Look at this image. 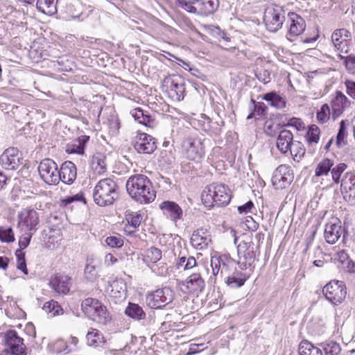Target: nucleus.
<instances>
[{
  "instance_id": "nucleus-1",
  "label": "nucleus",
  "mask_w": 355,
  "mask_h": 355,
  "mask_svg": "<svg viewBox=\"0 0 355 355\" xmlns=\"http://www.w3.org/2000/svg\"><path fill=\"white\" fill-rule=\"evenodd\" d=\"M126 189L130 196L141 204L150 203L156 197L150 180L143 174L130 176L126 182Z\"/></svg>"
},
{
  "instance_id": "nucleus-2",
  "label": "nucleus",
  "mask_w": 355,
  "mask_h": 355,
  "mask_svg": "<svg viewBox=\"0 0 355 355\" xmlns=\"http://www.w3.org/2000/svg\"><path fill=\"white\" fill-rule=\"evenodd\" d=\"M201 200L209 208L225 206L231 200L230 190L224 184L212 183L205 188Z\"/></svg>"
},
{
  "instance_id": "nucleus-3",
  "label": "nucleus",
  "mask_w": 355,
  "mask_h": 355,
  "mask_svg": "<svg viewBox=\"0 0 355 355\" xmlns=\"http://www.w3.org/2000/svg\"><path fill=\"white\" fill-rule=\"evenodd\" d=\"M118 197L119 187L112 178L99 180L93 190L94 201L101 207L112 205Z\"/></svg>"
},
{
  "instance_id": "nucleus-4",
  "label": "nucleus",
  "mask_w": 355,
  "mask_h": 355,
  "mask_svg": "<svg viewBox=\"0 0 355 355\" xmlns=\"http://www.w3.org/2000/svg\"><path fill=\"white\" fill-rule=\"evenodd\" d=\"M239 260L237 264L241 270L250 268L260 254L259 246L255 244L252 238L241 241L237 245Z\"/></svg>"
},
{
  "instance_id": "nucleus-5",
  "label": "nucleus",
  "mask_w": 355,
  "mask_h": 355,
  "mask_svg": "<svg viewBox=\"0 0 355 355\" xmlns=\"http://www.w3.org/2000/svg\"><path fill=\"white\" fill-rule=\"evenodd\" d=\"M162 89L173 101H180L185 96V81L180 75L166 76L162 81Z\"/></svg>"
},
{
  "instance_id": "nucleus-6",
  "label": "nucleus",
  "mask_w": 355,
  "mask_h": 355,
  "mask_svg": "<svg viewBox=\"0 0 355 355\" xmlns=\"http://www.w3.org/2000/svg\"><path fill=\"white\" fill-rule=\"evenodd\" d=\"M286 10L280 6H269L265 10L263 21L268 31L277 32L286 19Z\"/></svg>"
},
{
  "instance_id": "nucleus-7",
  "label": "nucleus",
  "mask_w": 355,
  "mask_h": 355,
  "mask_svg": "<svg viewBox=\"0 0 355 355\" xmlns=\"http://www.w3.org/2000/svg\"><path fill=\"white\" fill-rule=\"evenodd\" d=\"M322 293L329 302L337 305L345 299L346 287L342 281L331 280L323 287Z\"/></svg>"
},
{
  "instance_id": "nucleus-8",
  "label": "nucleus",
  "mask_w": 355,
  "mask_h": 355,
  "mask_svg": "<svg viewBox=\"0 0 355 355\" xmlns=\"http://www.w3.org/2000/svg\"><path fill=\"white\" fill-rule=\"evenodd\" d=\"M173 299V291L169 287H164L148 294L146 302L151 309H162L172 302Z\"/></svg>"
},
{
  "instance_id": "nucleus-9",
  "label": "nucleus",
  "mask_w": 355,
  "mask_h": 355,
  "mask_svg": "<svg viewBox=\"0 0 355 355\" xmlns=\"http://www.w3.org/2000/svg\"><path fill=\"white\" fill-rule=\"evenodd\" d=\"M41 178L49 184L56 185L60 182L57 164L51 159L42 160L38 166Z\"/></svg>"
},
{
  "instance_id": "nucleus-10",
  "label": "nucleus",
  "mask_w": 355,
  "mask_h": 355,
  "mask_svg": "<svg viewBox=\"0 0 355 355\" xmlns=\"http://www.w3.org/2000/svg\"><path fill=\"white\" fill-rule=\"evenodd\" d=\"M182 149L186 157L190 160H198L205 154L201 139L188 137L182 143Z\"/></svg>"
},
{
  "instance_id": "nucleus-11",
  "label": "nucleus",
  "mask_w": 355,
  "mask_h": 355,
  "mask_svg": "<svg viewBox=\"0 0 355 355\" xmlns=\"http://www.w3.org/2000/svg\"><path fill=\"white\" fill-rule=\"evenodd\" d=\"M193 4L184 3L185 10L201 16H208L217 10L219 1L218 0H196Z\"/></svg>"
},
{
  "instance_id": "nucleus-12",
  "label": "nucleus",
  "mask_w": 355,
  "mask_h": 355,
  "mask_svg": "<svg viewBox=\"0 0 355 355\" xmlns=\"http://www.w3.org/2000/svg\"><path fill=\"white\" fill-rule=\"evenodd\" d=\"M0 164L6 170H17L22 164L21 153L17 148H8L0 156Z\"/></svg>"
},
{
  "instance_id": "nucleus-13",
  "label": "nucleus",
  "mask_w": 355,
  "mask_h": 355,
  "mask_svg": "<svg viewBox=\"0 0 355 355\" xmlns=\"http://www.w3.org/2000/svg\"><path fill=\"white\" fill-rule=\"evenodd\" d=\"M132 146L139 153L151 154L157 148V141L151 135L139 132L132 141Z\"/></svg>"
},
{
  "instance_id": "nucleus-14",
  "label": "nucleus",
  "mask_w": 355,
  "mask_h": 355,
  "mask_svg": "<svg viewBox=\"0 0 355 355\" xmlns=\"http://www.w3.org/2000/svg\"><path fill=\"white\" fill-rule=\"evenodd\" d=\"M293 176L291 167L286 164L279 166L274 171L271 181L276 189H282L293 181Z\"/></svg>"
},
{
  "instance_id": "nucleus-15",
  "label": "nucleus",
  "mask_w": 355,
  "mask_h": 355,
  "mask_svg": "<svg viewBox=\"0 0 355 355\" xmlns=\"http://www.w3.org/2000/svg\"><path fill=\"white\" fill-rule=\"evenodd\" d=\"M1 338L10 351L19 355L26 354L24 340L17 335L15 331L10 330L6 334H0Z\"/></svg>"
},
{
  "instance_id": "nucleus-16",
  "label": "nucleus",
  "mask_w": 355,
  "mask_h": 355,
  "mask_svg": "<svg viewBox=\"0 0 355 355\" xmlns=\"http://www.w3.org/2000/svg\"><path fill=\"white\" fill-rule=\"evenodd\" d=\"M340 190L346 200H355V175L346 173L340 181Z\"/></svg>"
},
{
  "instance_id": "nucleus-17",
  "label": "nucleus",
  "mask_w": 355,
  "mask_h": 355,
  "mask_svg": "<svg viewBox=\"0 0 355 355\" xmlns=\"http://www.w3.org/2000/svg\"><path fill=\"white\" fill-rule=\"evenodd\" d=\"M288 23L290 24L288 35L290 37H297L301 35L306 28L304 19L299 15L288 12Z\"/></svg>"
},
{
  "instance_id": "nucleus-18",
  "label": "nucleus",
  "mask_w": 355,
  "mask_h": 355,
  "mask_svg": "<svg viewBox=\"0 0 355 355\" xmlns=\"http://www.w3.org/2000/svg\"><path fill=\"white\" fill-rule=\"evenodd\" d=\"M211 243V237L208 231L201 228L194 231L191 237L192 246L198 250H204L208 248Z\"/></svg>"
},
{
  "instance_id": "nucleus-19",
  "label": "nucleus",
  "mask_w": 355,
  "mask_h": 355,
  "mask_svg": "<svg viewBox=\"0 0 355 355\" xmlns=\"http://www.w3.org/2000/svg\"><path fill=\"white\" fill-rule=\"evenodd\" d=\"M71 278L62 274H56L52 277L49 282L50 287L59 294L65 295L70 290Z\"/></svg>"
},
{
  "instance_id": "nucleus-20",
  "label": "nucleus",
  "mask_w": 355,
  "mask_h": 355,
  "mask_svg": "<svg viewBox=\"0 0 355 355\" xmlns=\"http://www.w3.org/2000/svg\"><path fill=\"white\" fill-rule=\"evenodd\" d=\"M342 233L340 221L338 218L334 219L333 221L326 224L324 235L328 243L334 244L336 243Z\"/></svg>"
},
{
  "instance_id": "nucleus-21",
  "label": "nucleus",
  "mask_w": 355,
  "mask_h": 355,
  "mask_svg": "<svg viewBox=\"0 0 355 355\" xmlns=\"http://www.w3.org/2000/svg\"><path fill=\"white\" fill-rule=\"evenodd\" d=\"M77 176L76 165L71 161H66L58 171L60 181L67 184H71Z\"/></svg>"
},
{
  "instance_id": "nucleus-22",
  "label": "nucleus",
  "mask_w": 355,
  "mask_h": 355,
  "mask_svg": "<svg viewBox=\"0 0 355 355\" xmlns=\"http://www.w3.org/2000/svg\"><path fill=\"white\" fill-rule=\"evenodd\" d=\"M31 239V234L20 238L19 241V249H17L15 251V256L17 260V268L26 275L28 274V270L25 259V252H23V250L28 247L30 243Z\"/></svg>"
},
{
  "instance_id": "nucleus-23",
  "label": "nucleus",
  "mask_w": 355,
  "mask_h": 355,
  "mask_svg": "<svg viewBox=\"0 0 355 355\" xmlns=\"http://www.w3.org/2000/svg\"><path fill=\"white\" fill-rule=\"evenodd\" d=\"M350 105V101L341 92H337L336 96L331 101L332 116L334 119L339 116L344 110Z\"/></svg>"
},
{
  "instance_id": "nucleus-24",
  "label": "nucleus",
  "mask_w": 355,
  "mask_h": 355,
  "mask_svg": "<svg viewBox=\"0 0 355 355\" xmlns=\"http://www.w3.org/2000/svg\"><path fill=\"white\" fill-rule=\"evenodd\" d=\"M164 214L168 216L173 221L180 219L182 216L181 207L175 202L166 200L159 205Z\"/></svg>"
},
{
  "instance_id": "nucleus-25",
  "label": "nucleus",
  "mask_w": 355,
  "mask_h": 355,
  "mask_svg": "<svg viewBox=\"0 0 355 355\" xmlns=\"http://www.w3.org/2000/svg\"><path fill=\"white\" fill-rule=\"evenodd\" d=\"M293 141V133L290 130H282L279 132L276 146L282 153L286 154L291 150V145H292Z\"/></svg>"
},
{
  "instance_id": "nucleus-26",
  "label": "nucleus",
  "mask_w": 355,
  "mask_h": 355,
  "mask_svg": "<svg viewBox=\"0 0 355 355\" xmlns=\"http://www.w3.org/2000/svg\"><path fill=\"white\" fill-rule=\"evenodd\" d=\"M38 220V214L34 209H25L19 215V224L25 225L28 230H33Z\"/></svg>"
},
{
  "instance_id": "nucleus-27",
  "label": "nucleus",
  "mask_w": 355,
  "mask_h": 355,
  "mask_svg": "<svg viewBox=\"0 0 355 355\" xmlns=\"http://www.w3.org/2000/svg\"><path fill=\"white\" fill-rule=\"evenodd\" d=\"M184 284L186 285L188 291L190 293H198L201 292L205 287V282L198 273L191 275Z\"/></svg>"
},
{
  "instance_id": "nucleus-28",
  "label": "nucleus",
  "mask_w": 355,
  "mask_h": 355,
  "mask_svg": "<svg viewBox=\"0 0 355 355\" xmlns=\"http://www.w3.org/2000/svg\"><path fill=\"white\" fill-rule=\"evenodd\" d=\"M88 318L102 324H107L111 320V317L106 306L101 302L96 306L94 313L90 315Z\"/></svg>"
},
{
  "instance_id": "nucleus-29",
  "label": "nucleus",
  "mask_w": 355,
  "mask_h": 355,
  "mask_svg": "<svg viewBox=\"0 0 355 355\" xmlns=\"http://www.w3.org/2000/svg\"><path fill=\"white\" fill-rule=\"evenodd\" d=\"M248 278V277L245 273L235 270L226 276L225 283L230 288H237L241 287Z\"/></svg>"
},
{
  "instance_id": "nucleus-30",
  "label": "nucleus",
  "mask_w": 355,
  "mask_h": 355,
  "mask_svg": "<svg viewBox=\"0 0 355 355\" xmlns=\"http://www.w3.org/2000/svg\"><path fill=\"white\" fill-rule=\"evenodd\" d=\"M91 167L98 175H103L107 171L106 156L101 153H95L91 160Z\"/></svg>"
},
{
  "instance_id": "nucleus-31",
  "label": "nucleus",
  "mask_w": 355,
  "mask_h": 355,
  "mask_svg": "<svg viewBox=\"0 0 355 355\" xmlns=\"http://www.w3.org/2000/svg\"><path fill=\"white\" fill-rule=\"evenodd\" d=\"M125 219L128 224L125 226V231L129 234L137 232L143 219L141 214L138 212H131L125 215Z\"/></svg>"
},
{
  "instance_id": "nucleus-32",
  "label": "nucleus",
  "mask_w": 355,
  "mask_h": 355,
  "mask_svg": "<svg viewBox=\"0 0 355 355\" xmlns=\"http://www.w3.org/2000/svg\"><path fill=\"white\" fill-rule=\"evenodd\" d=\"M131 114L135 121L148 127H153L155 119L148 112L144 111L141 108H136L131 111Z\"/></svg>"
},
{
  "instance_id": "nucleus-33",
  "label": "nucleus",
  "mask_w": 355,
  "mask_h": 355,
  "mask_svg": "<svg viewBox=\"0 0 355 355\" xmlns=\"http://www.w3.org/2000/svg\"><path fill=\"white\" fill-rule=\"evenodd\" d=\"M86 340L87 344L93 347L101 346L105 342L103 334L100 331L92 328L87 332Z\"/></svg>"
},
{
  "instance_id": "nucleus-34",
  "label": "nucleus",
  "mask_w": 355,
  "mask_h": 355,
  "mask_svg": "<svg viewBox=\"0 0 355 355\" xmlns=\"http://www.w3.org/2000/svg\"><path fill=\"white\" fill-rule=\"evenodd\" d=\"M58 0H37L36 6L39 11L49 15L57 12Z\"/></svg>"
},
{
  "instance_id": "nucleus-35",
  "label": "nucleus",
  "mask_w": 355,
  "mask_h": 355,
  "mask_svg": "<svg viewBox=\"0 0 355 355\" xmlns=\"http://www.w3.org/2000/svg\"><path fill=\"white\" fill-rule=\"evenodd\" d=\"M262 99L270 103L271 106L275 107L277 109H282L286 107V100L275 92L265 94L263 96Z\"/></svg>"
},
{
  "instance_id": "nucleus-36",
  "label": "nucleus",
  "mask_w": 355,
  "mask_h": 355,
  "mask_svg": "<svg viewBox=\"0 0 355 355\" xmlns=\"http://www.w3.org/2000/svg\"><path fill=\"white\" fill-rule=\"evenodd\" d=\"M220 263H221V271L220 275L222 276H227V275L235 271L236 269V261L232 259L229 254L220 255Z\"/></svg>"
},
{
  "instance_id": "nucleus-37",
  "label": "nucleus",
  "mask_w": 355,
  "mask_h": 355,
  "mask_svg": "<svg viewBox=\"0 0 355 355\" xmlns=\"http://www.w3.org/2000/svg\"><path fill=\"white\" fill-rule=\"evenodd\" d=\"M298 354L299 355H322L321 349L315 347L307 340H303L300 343Z\"/></svg>"
},
{
  "instance_id": "nucleus-38",
  "label": "nucleus",
  "mask_w": 355,
  "mask_h": 355,
  "mask_svg": "<svg viewBox=\"0 0 355 355\" xmlns=\"http://www.w3.org/2000/svg\"><path fill=\"white\" fill-rule=\"evenodd\" d=\"M347 121L342 120L340 122L338 131L336 135V146L338 148H342L347 144L348 132L346 126Z\"/></svg>"
},
{
  "instance_id": "nucleus-39",
  "label": "nucleus",
  "mask_w": 355,
  "mask_h": 355,
  "mask_svg": "<svg viewBox=\"0 0 355 355\" xmlns=\"http://www.w3.org/2000/svg\"><path fill=\"white\" fill-rule=\"evenodd\" d=\"M125 313L135 320H140L145 318V313L142 308L137 304L129 303L128 306L125 310Z\"/></svg>"
},
{
  "instance_id": "nucleus-40",
  "label": "nucleus",
  "mask_w": 355,
  "mask_h": 355,
  "mask_svg": "<svg viewBox=\"0 0 355 355\" xmlns=\"http://www.w3.org/2000/svg\"><path fill=\"white\" fill-rule=\"evenodd\" d=\"M162 258V251L157 248L151 247L145 251L144 261L146 263H155Z\"/></svg>"
},
{
  "instance_id": "nucleus-41",
  "label": "nucleus",
  "mask_w": 355,
  "mask_h": 355,
  "mask_svg": "<svg viewBox=\"0 0 355 355\" xmlns=\"http://www.w3.org/2000/svg\"><path fill=\"white\" fill-rule=\"evenodd\" d=\"M334 166V161L326 158L322 159L316 166L315 170V175L320 177L328 175L331 168Z\"/></svg>"
},
{
  "instance_id": "nucleus-42",
  "label": "nucleus",
  "mask_w": 355,
  "mask_h": 355,
  "mask_svg": "<svg viewBox=\"0 0 355 355\" xmlns=\"http://www.w3.org/2000/svg\"><path fill=\"white\" fill-rule=\"evenodd\" d=\"M100 301L95 298L88 297L85 299L82 304L81 308L83 313L87 315V318L90 315L94 313L96 306L99 304Z\"/></svg>"
},
{
  "instance_id": "nucleus-43",
  "label": "nucleus",
  "mask_w": 355,
  "mask_h": 355,
  "mask_svg": "<svg viewBox=\"0 0 355 355\" xmlns=\"http://www.w3.org/2000/svg\"><path fill=\"white\" fill-rule=\"evenodd\" d=\"M320 130L316 125H311L306 135V139L309 144H317L320 139Z\"/></svg>"
},
{
  "instance_id": "nucleus-44",
  "label": "nucleus",
  "mask_w": 355,
  "mask_h": 355,
  "mask_svg": "<svg viewBox=\"0 0 355 355\" xmlns=\"http://www.w3.org/2000/svg\"><path fill=\"white\" fill-rule=\"evenodd\" d=\"M324 355H339L341 352L340 345L334 341H329L322 344Z\"/></svg>"
},
{
  "instance_id": "nucleus-45",
  "label": "nucleus",
  "mask_w": 355,
  "mask_h": 355,
  "mask_svg": "<svg viewBox=\"0 0 355 355\" xmlns=\"http://www.w3.org/2000/svg\"><path fill=\"white\" fill-rule=\"evenodd\" d=\"M43 309L48 313H52L53 316L63 313L60 305L53 300L46 302L43 306Z\"/></svg>"
},
{
  "instance_id": "nucleus-46",
  "label": "nucleus",
  "mask_w": 355,
  "mask_h": 355,
  "mask_svg": "<svg viewBox=\"0 0 355 355\" xmlns=\"http://www.w3.org/2000/svg\"><path fill=\"white\" fill-rule=\"evenodd\" d=\"M347 168V165L345 163H339L334 167L332 166L330 171L331 173L332 180L335 183L338 184L340 182L341 175Z\"/></svg>"
},
{
  "instance_id": "nucleus-47",
  "label": "nucleus",
  "mask_w": 355,
  "mask_h": 355,
  "mask_svg": "<svg viewBox=\"0 0 355 355\" xmlns=\"http://www.w3.org/2000/svg\"><path fill=\"white\" fill-rule=\"evenodd\" d=\"M351 37L350 32L345 28L337 29L334 31L331 35L332 42H341L343 40L347 41V39Z\"/></svg>"
},
{
  "instance_id": "nucleus-48",
  "label": "nucleus",
  "mask_w": 355,
  "mask_h": 355,
  "mask_svg": "<svg viewBox=\"0 0 355 355\" xmlns=\"http://www.w3.org/2000/svg\"><path fill=\"white\" fill-rule=\"evenodd\" d=\"M291 155L295 157H302L305 153V149L303 144L297 141H293L292 145H291V150H288Z\"/></svg>"
},
{
  "instance_id": "nucleus-49",
  "label": "nucleus",
  "mask_w": 355,
  "mask_h": 355,
  "mask_svg": "<svg viewBox=\"0 0 355 355\" xmlns=\"http://www.w3.org/2000/svg\"><path fill=\"white\" fill-rule=\"evenodd\" d=\"M105 243L110 248H119L123 245V239L121 235L116 234L107 237Z\"/></svg>"
},
{
  "instance_id": "nucleus-50",
  "label": "nucleus",
  "mask_w": 355,
  "mask_h": 355,
  "mask_svg": "<svg viewBox=\"0 0 355 355\" xmlns=\"http://www.w3.org/2000/svg\"><path fill=\"white\" fill-rule=\"evenodd\" d=\"M0 240L2 242L10 243L15 241V236L11 227L4 228L0 227Z\"/></svg>"
},
{
  "instance_id": "nucleus-51",
  "label": "nucleus",
  "mask_w": 355,
  "mask_h": 355,
  "mask_svg": "<svg viewBox=\"0 0 355 355\" xmlns=\"http://www.w3.org/2000/svg\"><path fill=\"white\" fill-rule=\"evenodd\" d=\"M330 108L327 104H324L317 113V119L321 123H326L330 116Z\"/></svg>"
},
{
  "instance_id": "nucleus-52",
  "label": "nucleus",
  "mask_w": 355,
  "mask_h": 355,
  "mask_svg": "<svg viewBox=\"0 0 355 355\" xmlns=\"http://www.w3.org/2000/svg\"><path fill=\"white\" fill-rule=\"evenodd\" d=\"M253 110V112L247 116V119H252L255 114L259 116L266 114L267 106L262 102H258Z\"/></svg>"
},
{
  "instance_id": "nucleus-53",
  "label": "nucleus",
  "mask_w": 355,
  "mask_h": 355,
  "mask_svg": "<svg viewBox=\"0 0 355 355\" xmlns=\"http://www.w3.org/2000/svg\"><path fill=\"white\" fill-rule=\"evenodd\" d=\"M341 60H344V63L347 71L351 73H355V55H349L348 56H343L339 55Z\"/></svg>"
},
{
  "instance_id": "nucleus-54",
  "label": "nucleus",
  "mask_w": 355,
  "mask_h": 355,
  "mask_svg": "<svg viewBox=\"0 0 355 355\" xmlns=\"http://www.w3.org/2000/svg\"><path fill=\"white\" fill-rule=\"evenodd\" d=\"M220 256H214L211 259V266L212 268V273L217 275L221 271Z\"/></svg>"
},
{
  "instance_id": "nucleus-55",
  "label": "nucleus",
  "mask_w": 355,
  "mask_h": 355,
  "mask_svg": "<svg viewBox=\"0 0 355 355\" xmlns=\"http://www.w3.org/2000/svg\"><path fill=\"white\" fill-rule=\"evenodd\" d=\"M286 127H294L297 130H301L304 128V124L302 121L299 118L293 117L289 119L286 124L283 125Z\"/></svg>"
},
{
  "instance_id": "nucleus-56",
  "label": "nucleus",
  "mask_w": 355,
  "mask_h": 355,
  "mask_svg": "<svg viewBox=\"0 0 355 355\" xmlns=\"http://www.w3.org/2000/svg\"><path fill=\"white\" fill-rule=\"evenodd\" d=\"M85 275L89 281H93L96 276V267L92 264H87L85 267Z\"/></svg>"
},
{
  "instance_id": "nucleus-57",
  "label": "nucleus",
  "mask_w": 355,
  "mask_h": 355,
  "mask_svg": "<svg viewBox=\"0 0 355 355\" xmlns=\"http://www.w3.org/2000/svg\"><path fill=\"white\" fill-rule=\"evenodd\" d=\"M256 77L260 82L263 83V84H267L270 82V73L266 69L261 70L257 72Z\"/></svg>"
},
{
  "instance_id": "nucleus-58",
  "label": "nucleus",
  "mask_w": 355,
  "mask_h": 355,
  "mask_svg": "<svg viewBox=\"0 0 355 355\" xmlns=\"http://www.w3.org/2000/svg\"><path fill=\"white\" fill-rule=\"evenodd\" d=\"M73 201L83 202L84 204H86V199L84 196L83 193H82V192H80L73 196L68 197L62 200L63 203L65 205L70 204L71 202H72Z\"/></svg>"
},
{
  "instance_id": "nucleus-59",
  "label": "nucleus",
  "mask_w": 355,
  "mask_h": 355,
  "mask_svg": "<svg viewBox=\"0 0 355 355\" xmlns=\"http://www.w3.org/2000/svg\"><path fill=\"white\" fill-rule=\"evenodd\" d=\"M243 223L248 230L251 231H256L259 227V223H257L252 216L245 217Z\"/></svg>"
},
{
  "instance_id": "nucleus-60",
  "label": "nucleus",
  "mask_w": 355,
  "mask_h": 355,
  "mask_svg": "<svg viewBox=\"0 0 355 355\" xmlns=\"http://www.w3.org/2000/svg\"><path fill=\"white\" fill-rule=\"evenodd\" d=\"M54 350L57 353H62L67 354L69 353V350L68 349V346L67 345L66 343L63 340H58L54 344Z\"/></svg>"
},
{
  "instance_id": "nucleus-61",
  "label": "nucleus",
  "mask_w": 355,
  "mask_h": 355,
  "mask_svg": "<svg viewBox=\"0 0 355 355\" xmlns=\"http://www.w3.org/2000/svg\"><path fill=\"white\" fill-rule=\"evenodd\" d=\"M347 88V93L352 98L355 99V81L347 80L345 82Z\"/></svg>"
},
{
  "instance_id": "nucleus-62",
  "label": "nucleus",
  "mask_w": 355,
  "mask_h": 355,
  "mask_svg": "<svg viewBox=\"0 0 355 355\" xmlns=\"http://www.w3.org/2000/svg\"><path fill=\"white\" fill-rule=\"evenodd\" d=\"M70 153H77L82 155L84 153L85 148L81 144H78L76 141L71 145V147L68 146L67 150Z\"/></svg>"
},
{
  "instance_id": "nucleus-63",
  "label": "nucleus",
  "mask_w": 355,
  "mask_h": 355,
  "mask_svg": "<svg viewBox=\"0 0 355 355\" xmlns=\"http://www.w3.org/2000/svg\"><path fill=\"white\" fill-rule=\"evenodd\" d=\"M336 48V49L342 53H347L348 52V46L347 44V41L343 40L341 42H332Z\"/></svg>"
},
{
  "instance_id": "nucleus-64",
  "label": "nucleus",
  "mask_w": 355,
  "mask_h": 355,
  "mask_svg": "<svg viewBox=\"0 0 355 355\" xmlns=\"http://www.w3.org/2000/svg\"><path fill=\"white\" fill-rule=\"evenodd\" d=\"M253 207V202L251 200H249L244 205L239 206L238 211L240 214H247L251 211Z\"/></svg>"
}]
</instances>
